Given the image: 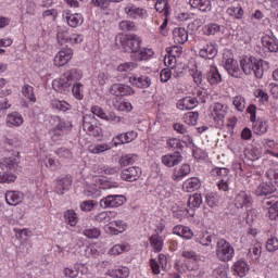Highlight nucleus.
Returning <instances> with one entry per match:
<instances>
[{
	"label": "nucleus",
	"instance_id": "29",
	"mask_svg": "<svg viewBox=\"0 0 278 278\" xmlns=\"http://www.w3.org/2000/svg\"><path fill=\"white\" fill-rule=\"evenodd\" d=\"M106 275L113 278H127L129 277V269L127 267L108 269Z\"/></svg>",
	"mask_w": 278,
	"mask_h": 278
},
{
	"label": "nucleus",
	"instance_id": "4",
	"mask_svg": "<svg viewBox=\"0 0 278 278\" xmlns=\"http://www.w3.org/2000/svg\"><path fill=\"white\" fill-rule=\"evenodd\" d=\"M126 201L124 195H108L100 200V207H121Z\"/></svg>",
	"mask_w": 278,
	"mask_h": 278
},
{
	"label": "nucleus",
	"instance_id": "37",
	"mask_svg": "<svg viewBox=\"0 0 278 278\" xmlns=\"http://www.w3.org/2000/svg\"><path fill=\"white\" fill-rule=\"evenodd\" d=\"M190 166L188 164H182V166L174 174V181H179L184 179L187 175H190Z\"/></svg>",
	"mask_w": 278,
	"mask_h": 278
},
{
	"label": "nucleus",
	"instance_id": "17",
	"mask_svg": "<svg viewBox=\"0 0 278 278\" xmlns=\"http://www.w3.org/2000/svg\"><path fill=\"white\" fill-rule=\"evenodd\" d=\"M204 79H207L211 86H217V84L223 81V76H220V73H218V68L216 66H211L210 71H207L204 75Z\"/></svg>",
	"mask_w": 278,
	"mask_h": 278
},
{
	"label": "nucleus",
	"instance_id": "40",
	"mask_svg": "<svg viewBox=\"0 0 278 278\" xmlns=\"http://www.w3.org/2000/svg\"><path fill=\"white\" fill-rule=\"evenodd\" d=\"M22 92L26 99L30 100L31 103H36V94L34 93V87L30 85H24Z\"/></svg>",
	"mask_w": 278,
	"mask_h": 278
},
{
	"label": "nucleus",
	"instance_id": "2",
	"mask_svg": "<svg viewBox=\"0 0 278 278\" xmlns=\"http://www.w3.org/2000/svg\"><path fill=\"white\" fill-rule=\"evenodd\" d=\"M10 155L4 156L0 160V168L1 170H5L4 173L0 172V184H14L16 181V175L13 173L18 168V164H21V155L18 151H9Z\"/></svg>",
	"mask_w": 278,
	"mask_h": 278
},
{
	"label": "nucleus",
	"instance_id": "15",
	"mask_svg": "<svg viewBox=\"0 0 278 278\" xmlns=\"http://www.w3.org/2000/svg\"><path fill=\"white\" fill-rule=\"evenodd\" d=\"M199 55L204 60H214V56L218 55V49L216 48V43H206L204 48L200 49Z\"/></svg>",
	"mask_w": 278,
	"mask_h": 278
},
{
	"label": "nucleus",
	"instance_id": "53",
	"mask_svg": "<svg viewBox=\"0 0 278 278\" xmlns=\"http://www.w3.org/2000/svg\"><path fill=\"white\" fill-rule=\"evenodd\" d=\"M92 114L98 116L99 118H103L104 121H110V116H108V113L103 110V108L99 105H94L91 108Z\"/></svg>",
	"mask_w": 278,
	"mask_h": 278
},
{
	"label": "nucleus",
	"instance_id": "59",
	"mask_svg": "<svg viewBox=\"0 0 278 278\" xmlns=\"http://www.w3.org/2000/svg\"><path fill=\"white\" fill-rule=\"evenodd\" d=\"M205 201L208 207H216V205H218V198H216V194L214 193H207L205 195Z\"/></svg>",
	"mask_w": 278,
	"mask_h": 278
},
{
	"label": "nucleus",
	"instance_id": "32",
	"mask_svg": "<svg viewBox=\"0 0 278 278\" xmlns=\"http://www.w3.org/2000/svg\"><path fill=\"white\" fill-rule=\"evenodd\" d=\"M203 203V197L201 193H194L193 195L189 197L188 205L191 210H197V207H201Z\"/></svg>",
	"mask_w": 278,
	"mask_h": 278
},
{
	"label": "nucleus",
	"instance_id": "45",
	"mask_svg": "<svg viewBox=\"0 0 278 278\" xmlns=\"http://www.w3.org/2000/svg\"><path fill=\"white\" fill-rule=\"evenodd\" d=\"M202 247H212V242H216V235H204L197 240Z\"/></svg>",
	"mask_w": 278,
	"mask_h": 278
},
{
	"label": "nucleus",
	"instance_id": "13",
	"mask_svg": "<svg viewBox=\"0 0 278 278\" xmlns=\"http://www.w3.org/2000/svg\"><path fill=\"white\" fill-rule=\"evenodd\" d=\"M211 115L213 116L215 123H223L225 121V116H227V105L215 103L213 105Z\"/></svg>",
	"mask_w": 278,
	"mask_h": 278
},
{
	"label": "nucleus",
	"instance_id": "49",
	"mask_svg": "<svg viewBox=\"0 0 278 278\" xmlns=\"http://www.w3.org/2000/svg\"><path fill=\"white\" fill-rule=\"evenodd\" d=\"M52 108H54V110H60L61 112H66L71 110V104L66 101L52 100Z\"/></svg>",
	"mask_w": 278,
	"mask_h": 278
},
{
	"label": "nucleus",
	"instance_id": "41",
	"mask_svg": "<svg viewBox=\"0 0 278 278\" xmlns=\"http://www.w3.org/2000/svg\"><path fill=\"white\" fill-rule=\"evenodd\" d=\"M138 162L137 154H126L119 159L121 166H129V164H134Z\"/></svg>",
	"mask_w": 278,
	"mask_h": 278
},
{
	"label": "nucleus",
	"instance_id": "26",
	"mask_svg": "<svg viewBox=\"0 0 278 278\" xmlns=\"http://www.w3.org/2000/svg\"><path fill=\"white\" fill-rule=\"evenodd\" d=\"M8 127H21L23 125V115L18 112H13L7 116Z\"/></svg>",
	"mask_w": 278,
	"mask_h": 278
},
{
	"label": "nucleus",
	"instance_id": "34",
	"mask_svg": "<svg viewBox=\"0 0 278 278\" xmlns=\"http://www.w3.org/2000/svg\"><path fill=\"white\" fill-rule=\"evenodd\" d=\"M125 12L126 14H128V16H131L132 18H138L147 14V11L144 9H140L137 7H126Z\"/></svg>",
	"mask_w": 278,
	"mask_h": 278
},
{
	"label": "nucleus",
	"instance_id": "55",
	"mask_svg": "<svg viewBox=\"0 0 278 278\" xmlns=\"http://www.w3.org/2000/svg\"><path fill=\"white\" fill-rule=\"evenodd\" d=\"M83 88H84V85L80 83L73 85L72 87V92L75 99H78V101H81V99H84V92L81 91Z\"/></svg>",
	"mask_w": 278,
	"mask_h": 278
},
{
	"label": "nucleus",
	"instance_id": "38",
	"mask_svg": "<svg viewBox=\"0 0 278 278\" xmlns=\"http://www.w3.org/2000/svg\"><path fill=\"white\" fill-rule=\"evenodd\" d=\"M136 68H138V63L136 62H126L117 66L118 73H131Z\"/></svg>",
	"mask_w": 278,
	"mask_h": 278
},
{
	"label": "nucleus",
	"instance_id": "47",
	"mask_svg": "<svg viewBox=\"0 0 278 278\" xmlns=\"http://www.w3.org/2000/svg\"><path fill=\"white\" fill-rule=\"evenodd\" d=\"M233 105L238 110V112H244L247 108V101L244 100V97L242 96H237L233 99Z\"/></svg>",
	"mask_w": 278,
	"mask_h": 278
},
{
	"label": "nucleus",
	"instance_id": "51",
	"mask_svg": "<svg viewBox=\"0 0 278 278\" xmlns=\"http://www.w3.org/2000/svg\"><path fill=\"white\" fill-rule=\"evenodd\" d=\"M96 223H110L112 220L111 212H101L94 216Z\"/></svg>",
	"mask_w": 278,
	"mask_h": 278
},
{
	"label": "nucleus",
	"instance_id": "60",
	"mask_svg": "<svg viewBox=\"0 0 278 278\" xmlns=\"http://www.w3.org/2000/svg\"><path fill=\"white\" fill-rule=\"evenodd\" d=\"M125 249H127L125 244H115L110 249L109 253L110 255H121Z\"/></svg>",
	"mask_w": 278,
	"mask_h": 278
},
{
	"label": "nucleus",
	"instance_id": "19",
	"mask_svg": "<svg viewBox=\"0 0 278 278\" xmlns=\"http://www.w3.org/2000/svg\"><path fill=\"white\" fill-rule=\"evenodd\" d=\"M199 105L197 98L186 97L178 101V110H194Z\"/></svg>",
	"mask_w": 278,
	"mask_h": 278
},
{
	"label": "nucleus",
	"instance_id": "36",
	"mask_svg": "<svg viewBox=\"0 0 278 278\" xmlns=\"http://www.w3.org/2000/svg\"><path fill=\"white\" fill-rule=\"evenodd\" d=\"M150 244L154 249V251L160 252L164 247V239H162L160 235H153L150 238Z\"/></svg>",
	"mask_w": 278,
	"mask_h": 278
},
{
	"label": "nucleus",
	"instance_id": "39",
	"mask_svg": "<svg viewBox=\"0 0 278 278\" xmlns=\"http://www.w3.org/2000/svg\"><path fill=\"white\" fill-rule=\"evenodd\" d=\"M203 31L205 36H215V34L220 31V25L214 23L207 24L204 26Z\"/></svg>",
	"mask_w": 278,
	"mask_h": 278
},
{
	"label": "nucleus",
	"instance_id": "61",
	"mask_svg": "<svg viewBox=\"0 0 278 278\" xmlns=\"http://www.w3.org/2000/svg\"><path fill=\"white\" fill-rule=\"evenodd\" d=\"M84 192L86 197H94V194H98L99 189L97 185H87Z\"/></svg>",
	"mask_w": 278,
	"mask_h": 278
},
{
	"label": "nucleus",
	"instance_id": "35",
	"mask_svg": "<svg viewBox=\"0 0 278 278\" xmlns=\"http://www.w3.org/2000/svg\"><path fill=\"white\" fill-rule=\"evenodd\" d=\"M138 138V134L136 131H128L125 134H121L117 136V140L122 142V144H126L129 142H134Z\"/></svg>",
	"mask_w": 278,
	"mask_h": 278
},
{
	"label": "nucleus",
	"instance_id": "31",
	"mask_svg": "<svg viewBox=\"0 0 278 278\" xmlns=\"http://www.w3.org/2000/svg\"><path fill=\"white\" fill-rule=\"evenodd\" d=\"M66 21L70 27H79V25L84 24V16H81L79 13L71 14L66 16Z\"/></svg>",
	"mask_w": 278,
	"mask_h": 278
},
{
	"label": "nucleus",
	"instance_id": "20",
	"mask_svg": "<svg viewBox=\"0 0 278 278\" xmlns=\"http://www.w3.org/2000/svg\"><path fill=\"white\" fill-rule=\"evenodd\" d=\"M225 68L227 73L231 75V77H235L236 79H242V72L238 66V61H228L225 63Z\"/></svg>",
	"mask_w": 278,
	"mask_h": 278
},
{
	"label": "nucleus",
	"instance_id": "27",
	"mask_svg": "<svg viewBox=\"0 0 278 278\" xmlns=\"http://www.w3.org/2000/svg\"><path fill=\"white\" fill-rule=\"evenodd\" d=\"M182 188L186 192H194L201 188V181L197 177L189 178L182 184Z\"/></svg>",
	"mask_w": 278,
	"mask_h": 278
},
{
	"label": "nucleus",
	"instance_id": "33",
	"mask_svg": "<svg viewBox=\"0 0 278 278\" xmlns=\"http://www.w3.org/2000/svg\"><path fill=\"white\" fill-rule=\"evenodd\" d=\"M63 76H65L66 79H68V81L71 84H73V81H79V79H81V77H83V74H81V71H79L77 68H73V70L65 72L63 74Z\"/></svg>",
	"mask_w": 278,
	"mask_h": 278
},
{
	"label": "nucleus",
	"instance_id": "54",
	"mask_svg": "<svg viewBox=\"0 0 278 278\" xmlns=\"http://www.w3.org/2000/svg\"><path fill=\"white\" fill-rule=\"evenodd\" d=\"M86 238L94 239L101 237V230L99 228H87L83 231Z\"/></svg>",
	"mask_w": 278,
	"mask_h": 278
},
{
	"label": "nucleus",
	"instance_id": "8",
	"mask_svg": "<svg viewBox=\"0 0 278 278\" xmlns=\"http://www.w3.org/2000/svg\"><path fill=\"white\" fill-rule=\"evenodd\" d=\"M181 162H184V156L179 151L162 156V164L167 166V168H173L174 166L181 164Z\"/></svg>",
	"mask_w": 278,
	"mask_h": 278
},
{
	"label": "nucleus",
	"instance_id": "16",
	"mask_svg": "<svg viewBox=\"0 0 278 278\" xmlns=\"http://www.w3.org/2000/svg\"><path fill=\"white\" fill-rule=\"evenodd\" d=\"M256 62H257V59L255 56L241 59L240 66L244 75H253V71H255Z\"/></svg>",
	"mask_w": 278,
	"mask_h": 278
},
{
	"label": "nucleus",
	"instance_id": "5",
	"mask_svg": "<svg viewBox=\"0 0 278 278\" xmlns=\"http://www.w3.org/2000/svg\"><path fill=\"white\" fill-rule=\"evenodd\" d=\"M110 92L114 97H129V96L134 94L136 91L129 85L113 84L110 87Z\"/></svg>",
	"mask_w": 278,
	"mask_h": 278
},
{
	"label": "nucleus",
	"instance_id": "63",
	"mask_svg": "<svg viewBox=\"0 0 278 278\" xmlns=\"http://www.w3.org/2000/svg\"><path fill=\"white\" fill-rule=\"evenodd\" d=\"M213 275L216 278H226L227 277V269L225 268V266H220V267H218L214 270Z\"/></svg>",
	"mask_w": 278,
	"mask_h": 278
},
{
	"label": "nucleus",
	"instance_id": "21",
	"mask_svg": "<svg viewBox=\"0 0 278 278\" xmlns=\"http://www.w3.org/2000/svg\"><path fill=\"white\" fill-rule=\"evenodd\" d=\"M24 199V195L21 191H8L5 193V201L8 205H18V203H22Z\"/></svg>",
	"mask_w": 278,
	"mask_h": 278
},
{
	"label": "nucleus",
	"instance_id": "1",
	"mask_svg": "<svg viewBox=\"0 0 278 278\" xmlns=\"http://www.w3.org/2000/svg\"><path fill=\"white\" fill-rule=\"evenodd\" d=\"M115 45L122 47L125 53H132L134 60L142 62L148 58H152L153 50L141 48L142 39L137 35H117Z\"/></svg>",
	"mask_w": 278,
	"mask_h": 278
},
{
	"label": "nucleus",
	"instance_id": "28",
	"mask_svg": "<svg viewBox=\"0 0 278 278\" xmlns=\"http://www.w3.org/2000/svg\"><path fill=\"white\" fill-rule=\"evenodd\" d=\"M262 45L263 47H265V49H268V51H270L271 53H277L278 51L277 40H275V38L270 36L263 37Z\"/></svg>",
	"mask_w": 278,
	"mask_h": 278
},
{
	"label": "nucleus",
	"instance_id": "30",
	"mask_svg": "<svg viewBox=\"0 0 278 278\" xmlns=\"http://www.w3.org/2000/svg\"><path fill=\"white\" fill-rule=\"evenodd\" d=\"M173 34L174 40H176V42H179V45L188 42V30H186V28H175Z\"/></svg>",
	"mask_w": 278,
	"mask_h": 278
},
{
	"label": "nucleus",
	"instance_id": "50",
	"mask_svg": "<svg viewBox=\"0 0 278 278\" xmlns=\"http://www.w3.org/2000/svg\"><path fill=\"white\" fill-rule=\"evenodd\" d=\"M119 29H122V31H136L138 27L131 21H122L119 23Z\"/></svg>",
	"mask_w": 278,
	"mask_h": 278
},
{
	"label": "nucleus",
	"instance_id": "22",
	"mask_svg": "<svg viewBox=\"0 0 278 278\" xmlns=\"http://www.w3.org/2000/svg\"><path fill=\"white\" fill-rule=\"evenodd\" d=\"M233 270L239 277H245L247 273L251 270V266L243 258L237 261L233 265Z\"/></svg>",
	"mask_w": 278,
	"mask_h": 278
},
{
	"label": "nucleus",
	"instance_id": "56",
	"mask_svg": "<svg viewBox=\"0 0 278 278\" xmlns=\"http://www.w3.org/2000/svg\"><path fill=\"white\" fill-rule=\"evenodd\" d=\"M9 108H11V105L8 104V98L0 93V117L5 116V112Z\"/></svg>",
	"mask_w": 278,
	"mask_h": 278
},
{
	"label": "nucleus",
	"instance_id": "64",
	"mask_svg": "<svg viewBox=\"0 0 278 278\" xmlns=\"http://www.w3.org/2000/svg\"><path fill=\"white\" fill-rule=\"evenodd\" d=\"M268 91L270 92L273 99H278V85L276 83L268 85Z\"/></svg>",
	"mask_w": 278,
	"mask_h": 278
},
{
	"label": "nucleus",
	"instance_id": "62",
	"mask_svg": "<svg viewBox=\"0 0 278 278\" xmlns=\"http://www.w3.org/2000/svg\"><path fill=\"white\" fill-rule=\"evenodd\" d=\"M170 77H173V72L169 68H164L161 71V81L166 84Z\"/></svg>",
	"mask_w": 278,
	"mask_h": 278
},
{
	"label": "nucleus",
	"instance_id": "57",
	"mask_svg": "<svg viewBox=\"0 0 278 278\" xmlns=\"http://www.w3.org/2000/svg\"><path fill=\"white\" fill-rule=\"evenodd\" d=\"M116 110L119 112H131L134 110V106L131 105V102H125L122 101L115 105Z\"/></svg>",
	"mask_w": 278,
	"mask_h": 278
},
{
	"label": "nucleus",
	"instance_id": "10",
	"mask_svg": "<svg viewBox=\"0 0 278 278\" xmlns=\"http://www.w3.org/2000/svg\"><path fill=\"white\" fill-rule=\"evenodd\" d=\"M277 191V187L273 185V182H262L255 189V194L257 197H266V199H270V194Z\"/></svg>",
	"mask_w": 278,
	"mask_h": 278
},
{
	"label": "nucleus",
	"instance_id": "23",
	"mask_svg": "<svg viewBox=\"0 0 278 278\" xmlns=\"http://www.w3.org/2000/svg\"><path fill=\"white\" fill-rule=\"evenodd\" d=\"M268 70V63L264 60H256L254 65V71L252 72L255 75L256 79H264V73Z\"/></svg>",
	"mask_w": 278,
	"mask_h": 278
},
{
	"label": "nucleus",
	"instance_id": "11",
	"mask_svg": "<svg viewBox=\"0 0 278 278\" xmlns=\"http://www.w3.org/2000/svg\"><path fill=\"white\" fill-rule=\"evenodd\" d=\"M52 86L56 92L66 94L67 92H71V86H73V83H71L70 79L66 78L63 74L58 80L52 83Z\"/></svg>",
	"mask_w": 278,
	"mask_h": 278
},
{
	"label": "nucleus",
	"instance_id": "24",
	"mask_svg": "<svg viewBox=\"0 0 278 278\" xmlns=\"http://www.w3.org/2000/svg\"><path fill=\"white\" fill-rule=\"evenodd\" d=\"M73 186V178L66 176L58 179L56 192L58 194H64V190H71Z\"/></svg>",
	"mask_w": 278,
	"mask_h": 278
},
{
	"label": "nucleus",
	"instance_id": "9",
	"mask_svg": "<svg viewBox=\"0 0 278 278\" xmlns=\"http://www.w3.org/2000/svg\"><path fill=\"white\" fill-rule=\"evenodd\" d=\"M142 175V170L138 166L128 167L121 173V177L124 181H138Z\"/></svg>",
	"mask_w": 278,
	"mask_h": 278
},
{
	"label": "nucleus",
	"instance_id": "6",
	"mask_svg": "<svg viewBox=\"0 0 278 278\" xmlns=\"http://www.w3.org/2000/svg\"><path fill=\"white\" fill-rule=\"evenodd\" d=\"M253 205V198L247 191H240L235 198V206L237 210L251 207Z\"/></svg>",
	"mask_w": 278,
	"mask_h": 278
},
{
	"label": "nucleus",
	"instance_id": "44",
	"mask_svg": "<svg viewBox=\"0 0 278 278\" xmlns=\"http://www.w3.org/2000/svg\"><path fill=\"white\" fill-rule=\"evenodd\" d=\"M167 144L170 149H179L181 151L188 143L177 138H173L167 140Z\"/></svg>",
	"mask_w": 278,
	"mask_h": 278
},
{
	"label": "nucleus",
	"instance_id": "58",
	"mask_svg": "<svg viewBox=\"0 0 278 278\" xmlns=\"http://www.w3.org/2000/svg\"><path fill=\"white\" fill-rule=\"evenodd\" d=\"M156 12H168V0H156L155 3Z\"/></svg>",
	"mask_w": 278,
	"mask_h": 278
},
{
	"label": "nucleus",
	"instance_id": "43",
	"mask_svg": "<svg viewBox=\"0 0 278 278\" xmlns=\"http://www.w3.org/2000/svg\"><path fill=\"white\" fill-rule=\"evenodd\" d=\"M245 157L251 162H255L262 157V151L257 148H252L245 152Z\"/></svg>",
	"mask_w": 278,
	"mask_h": 278
},
{
	"label": "nucleus",
	"instance_id": "14",
	"mask_svg": "<svg viewBox=\"0 0 278 278\" xmlns=\"http://www.w3.org/2000/svg\"><path fill=\"white\" fill-rule=\"evenodd\" d=\"M189 5L204 14L212 12V0H189Z\"/></svg>",
	"mask_w": 278,
	"mask_h": 278
},
{
	"label": "nucleus",
	"instance_id": "42",
	"mask_svg": "<svg viewBox=\"0 0 278 278\" xmlns=\"http://www.w3.org/2000/svg\"><path fill=\"white\" fill-rule=\"evenodd\" d=\"M227 14H229V16H235L236 18L240 20L242 18V16H244V10L240 5L230 7L227 9Z\"/></svg>",
	"mask_w": 278,
	"mask_h": 278
},
{
	"label": "nucleus",
	"instance_id": "3",
	"mask_svg": "<svg viewBox=\"0 0 278 278\" xmlns=\"http://www.w3.org/2000/svg\"><path fill=\"white\" fill-rule=\"evenodd\" d=\"M216 257L219 262H231L233 260V255H236V250L231 247V243L226 239H219L216 242Z\"/></svg>",
	"mask_w": 278,
	"mask_h": 278
},
{
	"label": "nucleus",
	"instance_id": "25",
	"mask_svg": "<svg viewBox=\"0 0 278 278\" xmlns=\"http://www.w3.org/2000/svg\"><path fill=\"white\" fill-rule=\"evenodd\" d=\"M247 257L248 260H251V262H258L260 257H262V244L256 243L250 248L248 250Z\"/></svg>",
	"mask_w": 278,
	"mask_h": 278
},
{
	"label": "nucleus",
	"instance_id": "12",
	"mask_svg": "<svg viewBox=\"0 0 278 278\" xmlns=\"http://www.w3.org/2000/svg\"><path fill=\"white\" fill-rule=\"evenodd\" d=\"M83 128L86 134L89 136H93L94 138H98V136H101V127L92 124L90 122V116L86 115L83 119Z\"/></svg>",
	"mask_w": 278,
	"mask_h": 278
},
{
	"label": "nucleus",
	"instance_id": "46",
	"mask_svg": "<svg viewBox=\"0 0 278 278\" xmlns=\"http://www.w3.org/2000/svg\"><path fill=\"white\" fill-rule=\"evenodd\" d=\"M65 220L67 225H71V227H75L77 225V214L73 210H68L64 214Z\"/></svg>",
	"mask_w": 278,
	"mask_h": 278
},
{
	"label": "nucleus",
	"instance_id": "52",
	"mask_svg": "<svg viewBox=\"0 0 278 278\" xmlns=\"http://www.w3.org/2000/svg\"><path fill=\"white\" fill-rule=\"evenodd\" d=\"M254 134H257L258 136H262L263 134H266L268 131V125L266 122H256L253 126Z\"/></svg>",
	"mask_w": 278,
	"mask_h": 278
},
{
	"label": "nucleus",
	"instance_id": "7",
	"mask_svg": "<svg viewBox=\"0 0 278 278\" xmlns=\"http://www.w3.org/2000/svg\"><path fill=\"white\" fill-rule=\"evenodd\" d=\"M73 60V49L65 48L58 52V54L54 58V64L55 66H66L67 63Z\"/></svg>",
	"mask_w": 278,
	"mask_h": 278
},
{
	"label": "nucleus",
	"instance_id": "18",
	"mask_svg": "<svg viewBox=\"0 0 278 278\" xmlns=\"http://www.w3.org/2000/svg\"><path fill=\"white\" fill-rule=\"evenodd\" d=\"M129 84L136 88H150L151 78L149 76H130Z\"/></svg>",
	"mask_w": 278,
	"mask_h": 278
},
{
	"label": "nucleus",
	"instance_id": "48",
	"mask_svg": "<svg viewBox=\"0 0 278 278\" xmlns=\"http://www.w3.org/2000/svg\"><path fill=\"white\" fill-rule=\"evenodd\" d=\"M266 251L268 253H275V251H278V239L277 237H271L267 239L266 241Z\"/></svg>",
	"mask_w": 278,
	"mask_h": 278
}]
</instances>
